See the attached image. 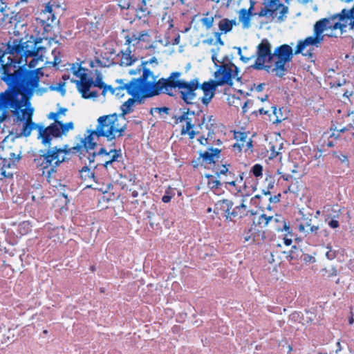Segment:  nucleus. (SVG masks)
I'll return each mask as SVG.
<instances>
[{"mask_svg": "<svg viewBox=\"0 0 354 354\" xmlns=\"http://www.w3.org/2000/svg\"><path fill=\"white\" fill-rule=\"evenodd\" d=\"M176 122L181 129L182 135L187 134L191 139L194 138V124L192 122V119L189 118L188 113H183L176 119Z\"/></svg>", "mask_w": 354, "mask_h": 354, "instance_id": "nucleus-21", "label": "nucleus"}, {"mask_svg": "<svg viewBox=\"0 0 354 354\" xmlns=\"http://www.w3.org/2000/svg\"><path fill=\"white\" fill-rule=\"evenodd\" d=\"M39 78L37 75L27 77L22 86V91L12 89L0 95V111L4 108H10L17 116L15 124L21 129L19 136L29 135L32 127L31 118L33 109L28 103L29 95L37 91Z\"/></svg>", "mask_w": 354, "mask_h": 354, "instance_id": "nucleus-1", "label": "nucleus"}, {"mask_svg": "<svg viewBox=\"0 0 354 354\" xmlns=\"http://www.w3.org/2000/svg\"><path fill=\"white\" fill-rule=\"evenodd\" d=\"M6 55L5 45L0 44V73L2 75V80L10 84L17 80L20 68L10 57L6 59Z\"/></svg>", "mask_w": 354, "mask_h": 354, "instance_id": "nucleus-10", "label": "nucleus"}, {"mask_svg": "<svg viewBox=\"0 0 354 354\" xmlns=\"http://www.w3.org/2000/svg\"><path fill=\"white\" fill-rule=\"evenodd\" d=\"M339 133H346L348 136H352L354 138V125L349 124L346 127L337 129H335Z\"/></svg>", "mask_w": 354, "mask_h": 354, "instance_id": "nucleus-46", "label": "nucleus"}, {"mask_svg": "<svg viewBox=\"0 0 354 354\" xmlns=\"http://www.w3.org/2000/svg\"><path fill=\"white\" fill-rule=\"evenodd\" d=\"M324 249L325 257L329 259L333 260L336 257V252L333 249L330 244H327L323 246Z\"/></svg>", "mask_w": 354, "mask_h": 354, "instance_id": "nucleus-45", "label": "nucleus"}, {"mask_svg": "<svg viewBox=\"0 0 354 354\" xmlns=\"http://www.w3.org/2000/svg\"><path fill=\"white\" fill-rule=\"evenodd\" d=\"M97 122V137H105L109 140L122 136L127 127L125 118L115 113L100 116Z\"/></svg>", "mask_w": 354, "mask_h": 354, "instance_id": "nucleus-6", "label": "nucleus"}, {"mask_svg": "<svg viewBox=\"0 0 354 354\" xmlns=\"http://www.w3.org/2000/svg\"><path fill=\"white\" fill-rule=\"evenodd\" d=\"M54 3H48L40 12L38 20L44 26H50L56 24V17L53 13Z\"/></svg>", "mask_w": 354, "mask_h": 354, "instance_id": "nucleus-22", "label": "nucleus"}, {"mask_svg": "<svg viewBox=\"0 0 354 354\" xmlns=\"http://www.w3.org/2000/svg\"><path fill=\"white\" fill-rule=\"evenodd\" d=\"M23 49L26 56L32 57L38 55L39 50H41L43 48L40 46L39 42L28 41L26 42V45L23 46Z\"/></svg>", "mask_w": 354, "mask_h": 354, "instance_id": "nucleus-29", "label": "nucleus"}, {"mask_svg": "<svg viewBox=\"0 0 354 354\" xmlns=\"http://www.w3.org/2000/svg\"><path fill=\"white\" fill-rule=\"evenodd\" d=\"M251 172L255 177H261L263 176V166L260 164L254 165L251 169Z\"/></svg>", "mask_w": 354, "mask_h": 354, "instance_id": "nucleus-49", "label": "nucleus"}, {"mask_svg": "<svg viewBox=\"0 0 354 354\" xmlns=\"http://www.w3.org/2000/svg\"><path fill=\"white\" fill-rule=\"evenodd\" d=\"M132 59L129 54L123 53L121 57V64L129 66L132 64Z\"/></svg>", "mask_w": 354, "mask_h": 354, "instance_id": "nucleus-54", "label": "nucleus"}, {"mask_svg": "<svg viewBox=\"0 0 354 354\" xmlns=\"http://www.w3.org/2000/svg\"><path fill=\"white\" fill-rule=\"evenodd\" d=\"M95 132V129L88 131V135L85 136L84 138H81L79 142L71 149L80 153H83L84 151L87 152L88 150L93 149L96 145L94 140V138L97 137Z\"/></svg>", "mask_w": 354, "mask_h": 354, "instance_id": "nucleus-18", "label": "nucleus"}, {"mask_svg": "<svg viewBox=\"0 0 354 354\" xmlns=\"http://www.w3.org/2000/svg\"><path fill=\"white\" fill-rule=\"evenodd\" d=\"M148 64L157 65L158 62L156 58H152L149 62H146L144 64L145 67L142 77L124 84L122 89H126L127 92L133 97H149L162 93V82H165L162 81V79L157 80V77L149 68H146Z\"/></svg>", "mask_w": 354, "mask_h": 354, "instance_id": "nucleus-4", "label": "nucleus"}, {"mask_svg": "<svg viewBox=\"0 0 354 354\" xmlns=\"http://www.w3.org/2000/svg\"><path fill=\"white\" fill-rule=\"evenodd\" d=\"M89 82L77 83L76 85L79 93L82 97L85 99H94L97 97L98 93L97 91H91V87L93 83V79L88 80Z\"/></svg>", "mask_w": 354, "mask_h": 354, "instance_id": "nucleus-26", "label": "nucleus"}, {"mask_svg": "<svg viewBox=\"0 0 354 354\" xmlns=\"http://www.w3.org/2000/svg\"><path fill=\"white\" fill-rule=\"evenodd\" d=\"M232 208H227L223 212H225V217L227 221H232L234 218L236 217V212L234 208L231 211Z\"/></svg>", "mask_w": 354, "mask_h": 354, "instance_id": "nucleus-51", "label": "nucleus"}, {"mask_svg": "<svg viewBox=\"0 0 354 354\" xmlns=\"http://www.w3.org/2000/svg\"><path fill=\"white\" fill-rule=\"evenodd\" d=\"M5 342H13L15 339V332L12 330H8V332L4 335Z\"/></svg>", "mask_w": 354, "mask_h": 354, "instance_id": "nucleus-56", "label": "nucleus"}, {"mask_svg": "<svg viewBox=\"0 0 354 354\" xmlns=\"http://www.w3.org/2000/svg\"><path fill=\"white\" fill-rule=\"evenodd\" d=\"M344 97L348 98V100L351 102V104L354 105V92L351 91H345L344 93Z\"/></svg>", "mask_w": 354, "mask_h": 354, "instance_id": "nucleus-61", "label": "nucleus"}, {"mask_svg": "<svg viewBox=\"0 0 354 354\" xmlns=\"http://www.w3.org/2000/svg\"><path fill=\"white\" fill-rule=\"evenodd\" d=\"M328 225L330 227L335 229L339 227V222L337 220L332 219L328 222Z\"/></svg>", "mask_w": 354, "mask_h": 354, "instance_id": "nucleus-63", "label": "nucleus"}, {"mask_svg": "<svg viewBox=\"0 0 354 354\" xmlns=\"http://www.w3.org/2000/svg\"><path fill=\"white\" fill-rule=\"evenodd\" d=\"M43 62L42 55L39 57L33 58L29 63L30 68H36L39 70L42 68V65L39 64V62Z\"/></svg>", "mask_w": 354, "mask_h": 354, "instance_id": "nucleus-50", "label": "nucleus"}, {"mask_svg": "<svg viewBox=\"0 0 354 354\" xmlns=\"http://www.w3.org/2000/svg\"><path fill=\"white\" fill-rule=\"evenodd\" d=\"M215 175L223 181V179L228 178V176H231L232 173L229 171L225 165H223L216 169Z\"/></svg>", "mask_w": 354, "mask_h": 354, "instance_id": "nucleus-38", "label": "nucleus"}, {"mask_svg": "<svg viewBox=\"0 0 354 354\" xmlns=\"http://www.w3.org/2000/svg\"><path fill=\"white\" fill-rule=\"evenodd\" d=\"M181 74L178 72L172 73L164 81L162 93H169L172 88H176L180 94V97L187 104H194L197 100L207 106L213 98L216 90V85L213 81L206 82L200 84L198 78L186 80L180 77Z\"/></svg>", "mask_w": 354, "mask_h": 354, "instance_id": "nucleus-3", "label": "nucleus"}, {"mask_svg": "<svg viewBox=\"0 0 354 354\" xmlns=\"http://www.w3.org/2000/svg\"><path fill=\"white\" fill-rule=\"evenodd\" d=\"M237 21L234 19H229L227 18H223L218 22V28L221 35L222 34H227L231 32L233 28L237 26Z\"/></svg>", "mask_w": 354, "mask_h": 354, "instance_id": "nucleus-27", "label": "nucleus"}, {"mask_svg": "<svg viewBox=\"0 0 354 354\" xmlns=\"http://www.w3.org/2000/svg\"><path fill=\"white\" fill-rule=\"evenodd\" d=\"M303 261L304 263H315L317 261L316 257L315 255L305 254L303 256Z\"/></svg>", "mask_w": 354, "mask_h": 354, "instance_id": "nucleus-55", "label": "nucleus"}, {"mask_svg": "<svg viewBox=\"0 0 354 354\" xmlns=\"http://www.w3.org/2000/svg\"><path fill=\"white\" fill-rule=\"evenodd\" d=\"M70 151H71V149H68V146L66 145L64 146V148H50L38 160L43 174H46L45 169H47L46 176L50 183H51V174L55 172V167L64 161L66 155Z\"/></svg>", "mask_w": 354, "mask_h": 354, "instance_id": "nucleus-7", "label": "nucleus"}, {"mask_svg": "<svg viewBox=\"0 0 354 354\" xmlns=\"http://www.w3.org/2000/svg\"><path fill=\"white\" fill-rule=\"evenodd\" d=\"M254 4L255 2L254 1H251L248 10L244 8L237 10L239 13V21L242 24V26L244 28H248L250 27L251 17L252 15Z\"/></svg>", "mask_w": 354, "mask_h": 354, "instance_id": "nucleus-25", "label": "nucleus"}, {"mask_svg": "<svg viewBox=\"0 0 354 354\" xmlns=\"http://www.w3.org/2000/svg\"><path fill=\"white\" fill-rule=\"evenodd\" d=\"M70 72L73 76L71 82H75L76 85L80 82H89L88 80L92 79L88 76V69L82 66V64L77 62L71 65Z\"/></svg>", "mask_w": 354, "mask_h": 354, "instance_id": "nucleus-19", "label": "nucleus"}, {"mask_svg": "<svg viewBox=\"0 0 354 354\" xmlns=\"http://www.w3.org/2000/svg\"><path fill=\"white\" fill-rule=\"evenodd\" d=\"M122 88H124V85L118 86V87H115V88H113L111 90V91L113 94H115L116 95H119L121 92H122L125 90V89H122Z\"/></svg>", "mask_w": 354, "mask_h": 354, "instance_id": "nucleus-62", "label": "nucleus"}, {"mask_svg": "<svg viewBox=\"0 0 354 354\" xmlns=\"http://www.w3.org/2000/svg\"><path fill=\"white\" fill-rule=\"evenodd\" d=\"M243 173L241 174L239 178L234 180H230V178L223 179V183L229 184L237 189L239 192H242L243 189H245V183L243 182Z\"/></svg>", "mask_w": 354, "mask_h": 354, "instance_id": "nucleus-32", "label": "nucleus"}, {"mask_svg": "<svg viewBox=\"0 0 354 354\" xmlns=\"http://www.w3.org/2000/svg\"><path fill=\"white\" fill-rule=\"evenodd\" d=\"M270 108L272 109V114L270 113L269 116H270V120L273 122L278 123V122H281L283 120H284V117H283L281 110L280 109H277L276 107H274V106H272Z\"/></svg>", "mask_w": 354, "mask_h": 354, "instance_id": "nucleus-36", "label": "nucleus"}, {"mask_svg": "<svg viewBox=\"0 0 354 354\" xmlns=\"http://www.w3.org/2000/svg\"><path fill=\"white\" fill-rule=\"evenodd\" d=\"M119 183L122 189H129L134 185L136 180L133 176H121Z\"/></svg>", "mask_w": 354, "mask_h": 354, "instance_id": "nucleus-37", "label": "nucleus"}, {"mask_svg": "<svg viewBox=\"0 0 354 354\" xmlns=\"http://www.w3.org/2000/svg\"><path fill=\"white\" fill-rule=\"evenodd\" d=\"M203 43L207 46L208 50L212 53V60L216 66L222 63L223 55L221 49L223 46L221 33L215 32L212 37L204 40Z\"/></svg>", "mask_w": 354, "mask_h": 354, "instance_id": "nucleus-14", "label": "nucleus"}, {"mask_svg": "<svg viewBox=\"0 0 354 354\" xmlns=\"http://www.w3.org/2000/svg\"><path fill=\"white\" fill-rule=\"evenodd\" d=\"M2 21L6 24H9L8 28H12L14 26V28H16L17 24L19 23V16L18 13L15 12H10L8 13H6L3 15L2 18Z\"/></svg>", "mask_w": 354, "mask_h": 354, "instance_id": "nucleus-30", "label": "nucleus"}, {"mask_svg": "<svg viewBox=\"0 0 354 354\" xmlns=\"http://www.w3.org/2000/svg\"><path fill=\"white\" fill-rule=\"evenodd\" d=\"M286 232L287 233L284 234L283 243L286 245H290L292 243L293 235L289 232V230Z\"/></svg>", "mask_w": 354, "mask_h": 354, "instance_id": "nucleus-58", "label": "nucleus"}, {"mask_svg": "<svg viewBox=\"0 0 354 354\" xmlns=\"http://www.w3.org/2000/svg\"><path fill=\"white\" fill-rule=\"evenodd\" d=\"M135 100L133 99H129L125 102L121 106L122 115L123 117L124 115L132 111L133 106H134Z\"/></svg>", "mask_w": 354, "mask_h": 354, "instance_id": "nucleus-41", "label": "nucleus"}, {"mask_svg": "<svg viewBox=\"0 0 354 354\" xmlns=\"http://www.w3.org/2000/svg\"><path fill=\"white\" fill-rule=\"evenodd\" d=\"M234 138L236 143L234 144L233 147L234 150L238 151H249L252 149V140L248 133L245 132H235Z\"/></svg>", "mask_w": 354, "mask_h": 354, "instance_id": "nucleus-20", "label": "nucleus"}, {"mask_svg": "<svg viewBox=\"0 0 354 354\" xmlns=\"http://www.w3.org/2000/svg\"><path fill=\"white\" fill-rule=\"evenodd\" d=\"M174 196V192L169 187L166 191L165 195L162 197V201L165 203H167L171 201V198Z\"/></svg>", "mask_w": 354, "mask_h": 354, "instance_id": "nucleus-48", "label": "nucleus"}, {"mask_svg": "<svg viewBox=\"0 0 354 354\" xmlns=\"http://www.w3.org/2000/svg\"><path fill=\"white\" fill-rule=\"evenodd\" d=\"M205 177L208 180L207 185L210 189H217L220 186L221 180L218 179V178L216 176L207 174Z\"/></svg>", "mask_w": 354, "mask_h": 354, "instance_id": "nucleus-39", "label": "nucleus"}, {"mask_svg": "<svg viewBox=\"0 0 354 354\" xmlns=\"http://www.w3.org/2000/svg\"><path fill=\"white\" fill-rule=\"evenodd\" d=\"M156 36V32L153 30H148L142 32H136L131 36L126 37V43L132 46H143L145 44V48H148L147 45L153 41Z\"/></svg>", "mask_w": 354, "mask_h": 354, "instance_id": "nucleus-15", "label": "nucleus"}, {"mask_svg": "<svg viewBox=\"0 0 354 354\" xmlns=\"http://www.w3.org/2000/svg\"><path fill=\"white\" fill-rule=\"evenodd\" d=\"M259 224L262 227L270 225L272 228L278 231H288L289 227L283 217L279 215L266 216L261 214L259 217Z\"/></svg>", "mask_w": 354, "mask_h": 354, "instance_id": "nucleus-16", "label": "nucleus"}, {"mask_svg": "<svg viewBox=\"0 0 354 354\" xmlns=\"http://www.w3.org/2000/svg\"><path fill=\"white\" fill-rule=\"evenodd\" d=\"M112 203L113 201L110 200L108 197L106 196H103L102 198L99 201V206L102 209H106L109 207V205H108L109 203Z\"/></svg>", "mask_w": 354, "mask_h": 354, "instance_id": "nucleus-53", "label": "nucleus"}, {"mask_svg": "<svg viewBox=\"0 0 354 354\" xmlns=\"http://www.w3.org/2000/svg\"><path fill=\"white\" fill-rule=\"evenodd\" d=\"M214 78L215 82L213 81V82L216 85V87L227 84L234 86V88L237 89L241 95L243 94L242 90L238 89L237 88L238 84H240V77L238 75L237 68L234 65H221L215 72Z\"/></svg>", "mask_w": 354, "mask_h": 354, "instance_id": "nucleus-9", "label": "nucleus"}, {"mask_svg": "<svg viewBox=\"0 0 354 354\" xmlns=\"http://www.w3.org/2000/svg\"><path fill=\"white\" fill-rule=\"evenodd\" d=\"M272 45L268 39H263L257 46L254 68L264 70L269 73H274V55L272 53Z\"/></svg>", "mask_w": 354, "mask_h": 354, "instance_id": "nucleus-8", "label": "nucleus"}, {"mask_svg": "<svg viewBox=\"0 0 354 354\" xmlns=\"http://www.w3.org/2000/svg\"><path fill=\"white\" fill-rule=\"evenodd\" d=\"M346 12L347 11H344L340 17L332 16L317 21L313 26V34L297 41L295 54H301L304 57L312 58L315 48L320 46L325 35L337 37L339 35H342L348 24L354 25V10L351 12L349 17L344 15Z\"/></svg>", "mask_w": 354, "mask_h": 354, "instance_id": "nucleus-2", "label": "nucleus"}, {"mask_svg": "<svg viewBox=\"0 0 354 354\" xmlns=\"http://www.w3.org/2000/svg\"><path fill=\"white\" fill-rule=\"evenodd\" d=\"M234 209L235 212H236V217L239 218L246 216L250 214H254L251 209V200L248 197H244L239 203H236Z\"/></svg>", "mask_w": 354, "mask_h": 354, "instance_id": "nucleus-23", "label": "nucleus"}, {"mask_svg": "<svg viewBox=\"0 0 354 354\" xmlns=\"http://www.w3.org/2000/svg\"><path fill=\"white\" fill-rule=\"evenodd\" d=\"M7 5L6 3L3 1V0H0V12H3L6 11Z\"/></svg>", "mask_w": 354, "mask_h": 354, "instance_id": "nucleus-64", "label": "nucleus"}, {"mask_svg": "<svg viewBox=\"0 0 354 354\" xmlns=\"http://www.w3.org/2000/svg\"><path fill=\"white\" fill-rule=\"evenodd\" d=\"M160 26L163 28L167 29V30H169L171 28H173V26H174V25H173V20L171 18V17L169 15H165L162 17V20H161V22H160Z\"/></svg>", "mask_w": 354, "mask_h": 354, "instance_id": "nucleus-43", "label": "nucleus"}, {"mask_svg": "<svg viewBox=\"0 0 354 354\" xmlns=\"http://www.w3.org/2000/svg\"><path fill=\"white\" fill-rule=\"evenodd\" d=\"M227 103L231 106H234L239 108L242 105V101L239 96H236L235 95H229L227 98Z\"/></svg>", "mask_w": 354, "mask_h": 354, "instance_id": "nucleus-42", "label": "nucleus"}, {"mask_svg": "<svg viewBox=\"0 0 354 354\" xmlns=\"http://www.w3.org/2000/svg\"><path fill=\"white\" fill-rule=\"evenodd\" d=\"M300 217L297 219V226L299 231L305 235L317 234L319 227L311 224V214L304 213L303 209L299 210Z\"/></svg>", "mask_w": 354, "mask_h": 354, "instance_id": "nucleus-17", "label": "nucleus"}, {"mask_svg": "<svg viewBox=\"0 0 354 354\" xmlns=\"http://www.w3.org/2000/svg\"><path fill=\"white\" fill-rule=\"evenodd\" d=\"M18 230L21 235H25L29 233L31 230V225L28 221L21 223L18 226Z\"/></svg>", "mask_w": 354, "mask_h": 354, "instance_id": "nucleus-44", "label": "nucleus"}, {"mask_svg": "<svg viewBox=\"0 0 354 354\" xmlns=\"http://www.w3.org/2000/svg\"><path fill=\"white\" fill-rule=\"evenodd\" d=\"M68 109L65 107H59L55 112H50L48 114L47 118L53 121L50 126L41 129L39 131V139L45 146L52 145L53 138H62L75 129V124L73 121H62V117L66 115Z\"/></svg>", "mask_w": 354, "mask_h": 354, "instance_id": "nucleus-5", "label": "nucleus"}, {"mask_svg": "<svg viewBox=\"0 0 354 354\" xmlns=\"http://www.w3.org/2000/svg\"><path fill=\"white\" fill-rule=\"evenodd\" d=\"M322 274L326 277H333L337 275V268L334 265H329L322 270Z\"/></svg>", "mask_w": 354, "mask_h": 354, "instance_id": "nucleus-40", "label": "nucleus"}, {"mask_svg": "<svg viewBox=\"0 0 354 354\" xmlns=\"http://www.w3.org/2000/svg\"><path fill=\"white\" fill-rule=\"evenodd\" d=\"M294 54L292 48L288 44H283L274 50L275 75L282 77L284 75L286 71V64L292 60Z\"/></svg>", "mask_w": 354, "mask_h": 354, "instance_id": "nucleus-11", "label": "nucleus"}, {"mask_svg": "<svg viewBox=\"0 0 354 354\" xmlns=\"http://www.w3.org/2000/svg\"><path fill=\"white\" fill-rule=\"evenodd\" d=\"M219 204H220L221 208L223 209V211H224L227 208H232V205H233V203H232V201L227 200V199L221 201L219 202Z\"/></svg>", "mask_w": 354, "mask_h": 354, "instance_id": "nucleus-59", "label": "nucleus"}, {"mask_svg": "<svg viewBox=\"0 0 354 354\" xmlns=\"http://www.w3.org/2000/svg\"><path fill=\"white\" fill-rule=\"evenodd\" d=\"M270 148L267 151L268 156L270 159L274 158L280 155V151L282 149V143L280 140H275L270 142Z\"/></svg>", "mask_w": 354, "mask_h": 354, "instance_id": "nucleus-31", "label": "nucleus"}, {"mask_svg": "<svg viewBox=\"0 0 354 354\" xmlns=\"http://www.w3.org/2000/svg\"><path fill=\"white\" fill-rule=\"evenodd\" d=\"M129 191L131 192V195L134 198L144 196L147 192L145 187L138 183H135L134 185L131 187Z\"/></svg>", "mask_w": 354, "mask_h": 354, "instance_id": "nucleus-35", "label": "nucleus"}, {"mask_svg": "<svg viewBox=\"0 0 354 354\" xmlns=\"http://www.w3.org/2000/svg\"><path fill=\"white\" fill-rule=\"evenodd\" d=\"M100 153L102 154H105L104 166L106 167H107L113 162L117 160L118 158L121 156L120 151L117 150H111L109 152L106 153L105 150L102 149L101 150Z\"/></svg>", "mask_w": 354, "mask_h": 354, "instance_id": "nucleus-33", "label": "nucleus"}, {"mask_svg": "<svg viewBox=\"0 0 354 354\" xmlns=\"http://www.w3.org/2000/svg\"><path fill=\"white\" fill-rule=\"evenodd\" d=\"M297 168L296 165L293 162L288 160L277 169V173L281 175L285 180H289L295 177V174L297 173Z\"/></svg>", "mask_w": 354, "mask_h": 354, "instance_id": "nucleus-24", "label": "nucleus"}, {"mask_svg": "<svg viewBox=\"0 0 354 354\" xmlns=\"http://www.w3.org/2000/svg\"><path fill=\"white\" fill-rule=\"evenodd\" d=\"M247 48H245L243 49H239V54L240 55L241 59L244 62H248L250 59L252 58V55H248L246 53Z\"/></svg>", "mask_w": 354, "mask_h": 354, "instance_id": "nucleus-52", "label": "nucleus"}, {"mask_svg": "<svg viewBox=\"0 0 354 354\" xmlns=\"http://www.w3.org/2000/svg\"><path fill=\"white\" fill-rule=\"evenodd\" d=\"M102 79H103L102 75L97 73L96 80H95V82H93V84L95 86H97L100 88L104 87V83L103 82Z\"/></svg>", "mask_w": 354, "mask_h": 354, "instance_id": "nucleus-60", "label": "nucleus"}, {"mask_svg": "<svg viewBox=\"0 0 354 354\" xmlns=\"http://www.w3.org/2000/svg\"><path fill=\"white\" fill-rule=\"evenodd\" d=\"M264 8L258 14L259 17H275L282 21L288 11V8L279 0H263Z\"/></svg>", "mask_w": 354, "mask_h": 354, "instance_id": "nucleus-13", "label": "nucleus"}, {"mask_svg": "<svg viewBox=\"0 0 354 354\" xmlns=\"http://www.w3.org/2000/svg\"><path fill=\"white\" fill-rule=\"evenodd\" d=\"M81 176L85 180L91 179L94 177V174L87 167H84L80 171Z\"/></svg>", "mask_w": 354, "mask_h": 354, "instance_id": "nucleus-47", "label": "nucleus"}, {"mask_svg": "<svg viewBox=\"0 0 354 354\" xmlns=\"http://www.w3.org/2000/svg\"><path fill=\"white\" fill-rule=\"evenodd\" d=\"M212 139V137L210 136V133H208V136L207 138L201 137V138L197 139V142L201 145L205 146L207 145L211 144Z\"/></svg>", "mask_w": 354, "mask_h": 354, "instance_id": "nucleus-57", "label": "nucleus"}, {"mask_svg": "<svg viewBox=\"0 0 354 354\" xmlns=\"http://www.w3.org/2000/svg\"><path fill=\"white\" fill-rule=\"evenodd\" d=\"M220 152L221 151L218 149L210 148L205 152L200 153V159L206 164L215 162L219 158Z\"/></svg>", "mask_w": 354, "mask_h": 354, "instance_id": "nucleus-28", "label": "nucleus"}, {"mask_svg": "<svg viewBox=\"0 0 354 354\" xmlns=\"http://www.w3.org/2000/svg\"><path fill=\"white\" fill-rule=\"evenodd\" d=\"M12 133L6 136L2 142L0 147V159L1 165H5L8 160H12V163H15L19 159L21 153L19 145L15 142V138Z\"/></svg>", "mask_w": 354, "mask_h": 354, "instance_id": "nucleus-12", "label": "nucleus"}, {"mask_svg": "<svg viewBox=\"0 0 354 354\" xmlns=\"http://www.w3.org/2000/svg\"><path fill=\"white\" fill-rule=\"evenodd\" d=\"M214 17L209 12L204 13L199 21L206 29H210L213 27Z\"/></svg>", "mask_w": 354, "mask_h": 354, "instance_id": "nucleus-34", "label": "nucleus"}]
</instances>
